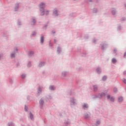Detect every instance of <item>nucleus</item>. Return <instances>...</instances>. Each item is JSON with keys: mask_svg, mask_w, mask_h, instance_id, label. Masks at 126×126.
Returning <instances> with one entry per match:
<instances>
[{"mask_svg": "<svg viewBox=\"0 0 126 126\" xmlns=\"http://www.w3.org/2000/svg\"><path fill=\"white\" fill-rule=\"evenodd\" d=\"M54 14L55 15H58V14H57V10H55V12H54Z\"/></svg>", "mask_w": 126, "mask_h": 126, "instance_id": "13", "label": "nucleus"}, {"mask_svg": "<svg viewBox=\"0 0 126 126\" xmlns=\"http://www.w3.org/2000/svg\"><path fill=\"white\" fill-rule=\"evenodd\" d=\"M110 101H111L112 102H114V101H115V98H114V97H111Z\"/></svg>", "mask_w": 126, "mask_h": 126, "instance_id": "8", "label": "nucleus"}, {"mask_svg": "<svg viewBox=\"0 0 126 126\" xmlns=\"http://www.w3.org/2000/svg\"><path fill=\"white\" fill-rule=\"evenodd\" d=\"M112 13H113V14H115V11H112Z\"/></svg>", "mask_w": 126, "mask_h": 126, "instance_id": "21", "label": "nucleus"}, {"mask_svg": "<svg viewBox=\"0 0 126 126\" xmlns=\"http://www.w3.org/2000/svg\"><path fill=\"white\" fill-rule=\"evenodd\" d=\"M11 58H14V54H12L11 55Z\"/></svg>", "mask_w": 126, "mask_h": 126, "instance_id": "14", "label": "nucleus"}, {"mask_svg": "<svg viewBox=\"0 0 126 126\" xmlns=\"http://www.w3.org/2000/svg\"><path fill=\"white\" fill-rule=\"evenodd\" d=\"M39 103H40L41 108H42V106H43V104H44V101L42 100V99H41L39 101Z\"/></svg>", "mask_w": 126, "mask_h": 126, "instance_id": "1", "label": "nucleus"}, {"mask_svg": "<svg viewBox=\"0 0 126 126\" xmlns=\"http://www.w3.org/2000/svg\"><path fill=\"white\" fill-rule=\"evenodd\" d=\"M25 110H26V111H27V107H25Z\"/></svg>", "mask_w": 126, "mask_h": 126, "instance_id": "20", "label": "nucleus"}, {"mask_svg": "<svg viewBox=\"0 0 126 126\" xmlns=\"http://www.w3.org/2000/svg\"><path fill=\"white\" fill-rule=\"evenodd\" d=\"M96 124H97V125H99V124H100V121H97L96 122Z\"/></svg>", "mask_w": 126, "mask_h": 126, "instance_id": "19", "label": "nucleus"}, {"mask_svg": "<svg viewBox=\"0 0 126 126\" xmlns=\"http://www.w3.org/2000/svg\"><path fill=\"white\" fill-rule=\"evenodd\" d=\"M114 92H116V91H117V88H115L114 90Z\"/></svg>", "mask_w": 126, "mask_h": 126, "instance_id": "17", "label": "nucleus"}, {"mask_svg": "<svg viewBox=\"0 0 126 126\" xmlns=\"http://www.w3.org/2000/svg\"><path fill=\"white\" fill-rule=\"evenodd\" d=\"M108 99H110L111 98V96L110 95H107Z\"/></svg>", "mask_w": 126, "mask_h": 126, "instance_id": "18", "label": "nucleus"}, {"mask_svg": "<svg viewBox=\"0 0 126 126\" xmlns=\"http://www.w3.org/2000/svg\"><path fill=\"white\" fill-rule=\"evenodd\" d=\"M44 7H45V4H44L43 3H40V8H44Z\"/></svg>", "mask_w": 126, "mask_h": 126, "instance_id": "2", "label": "nucleus"}, {"mask_svg": "<svg viewBox=\"0 0 126 126\" xmlns=\"http://www.w3.org/2000/svg\"><path fill=\"white\" fill-rule=\"evenodd\" d=\"M30 118L31 120H33V115L32 113H30Z\"/></svg>", "mask_w": 126, "mask_h": 126, "instance_id": "9", "label": "nucleus"}, {"mask_svg": "<svg viewBox=\"0 0 126 126\" xmlns=\"http://www.w3.org/2000/svg\"><path fill=\"white\" fill-rule=\"evenodd\" d=\"M90 1H91V0H90Z\"/></svg>", "mask_w": 126, "mask_h": 126, "instance_id": "24", "label": "nucleus"}, {"mask_svg": "<svg viewBox=\"0 0 126 126\" xmlns=\"http://www.w3.org/2000/svg\"><path fill=\"white\" fill-rule=\"evenodd\" d=\"M112 63H117V60H116L115 59H113L112 60Z\"/></svg>", "mask_w": 126, "mask_h": 126, "instance_id": "5", "label": "nucleus"}, {"mask_svg": "<svg viewBox=\"0 0 126 126\" xmlns=\"http://www.w3.org/2000/svg\"><path fill=\"white\" fill-rule=\"evenodd\" d=\"M45 12H46L45 13H46V15H48V14H49V11H46Z\"/></svg>", "mask_w": 126, "mask_h": 126, "instance_id": "15", "label": "nucleus"}, {"mask_svg": "<svg viewBox=\"0 0 126 126\" xmlns=\"http://www.w3.org/2000/svg\"><path fill=\"white\" fill-rule=\"evenodd\" d=\"M123 82H124V83H125V84H126V79H123Z\"/></svg>", "mask_w": 126, "mask_h": 126, "instance_id": "12", "label": "nucleus"}, {"mask_svg": "<svg viewBox=\"0 0 126 126\" xmlns=\"http://www.w3.org/2000/svg\"><path fill=\"white\" fill-rule=\"evenodd\" d=\"M49 89L50 90H55V87L53 86H51L50 87H49Z\"/></svg>", "mask_w": 126, "mask_h": 126, "instance_id": "4", "label": "nucleus"}, {"mask_svg": "<svg viewBox=\"0 0 126 126\" xmlns=\"http://www.w3.org/2000/svg\"><path fill=\"white\" fill-rule=\"evenodd\" d=\"M40 42L41 44H43L44 43V37L42 36L40 39Z\"/></svg>", "mask_w": 126, "mask_h": 126, "instance_id": "3", "label": "nucleus"}, {"mask_svg": "<svg viewBox=\"0 0 126 126\" xmlns=\"http://www.w3.org/2000/svg\"><path fill=\"white\" fill-rule=\"evenodd\" d=\"M94 91H96V90H97V86H94Z\"/></svg>", "mask_w": 126, "mask_h": 126, "instance_id": "11", "label": "nucleus"}, {"mask_svg": "<svg viewBox=\"0 0 126 126\" xmlns=\"http://www.w3.org/2000/svg\"><path fill=\"white\" fill-rule=\"evenodd\" d=\"M118 100H119V102H122L123 101V97H119Z\"/></svg>", "mask_w": 126, "mask_h": 126, "instance_id": "7", "label": "nucleus"}, {"mask_svg": "<svg viewBox=\"0 0 126 126\" xmlns=\"http://www.w3.org/2000/svg\"><path fill=\"white\" fill-rule=\"evenodd\" d=\"M126 52L124 54V57H126Z\"/></svg>", "mask_w": 126, "mask_h": 126, "instance_id": "22", "label": "nucleus"}, {"mask_svg": "<svg viewBox=\"0 0 126 126\" xmlns=\"http://www.w3.org/2000/svg\"><path fill=\"white\" fill-rule=\"evenodd\" d=\"M124 74H126V72H124Z\"/></svg>", "mask_w": 126, "mask_h": 126, "instance_id": "23", "label": "nucleus"}, {"mask_svg": "<svg viewBox=\"0 0 126 126\" xmlns=\"http://www.w3.org/2000/svg\"><path fill=\"white\" fill-rule=\"evenodd\" d=\"M35 20L33 19V20L32 21V24H35Z\"/></svg>", "mask_w": 126, "mask_h": 126, "instance_id": "16", "label": "nucleus"}, {"mask_svg": "<svg viewBox=\"0 0 126 126\" xmlns=\"http://www.w3.org/2000/svg\"><path fill=\"white\" fill-rule=\"evenodd\" d=\"M83 108H84V109H85L86 108H88V105H87V104H84Z\"/></svg>", "mask_w": 126, "mask_h": 126, "instance_id": "6", "label": "nucleus"}, {"mask_svg": "<svg viewBox=\"0 0 126 126\" xmlns=\"http://www.w3.org/2000/svg\"><path fill=\"white\" fill-rule=\"evenodd\" d=\"M106 79H107V77L106 76L103 77L102 80L105 81Z\"/></svg>", "mask_w": 126, "mask_h": 126, "instance_id": "10", "label": "nucleus"}]
</instances>
